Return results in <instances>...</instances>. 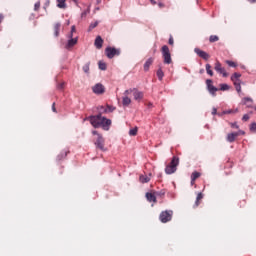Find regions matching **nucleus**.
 Instances as JSON below:
<instances>
[{
    "label": "nucleus",
    "instance_id": "nucleus-1",
    "mask_svg": "<svg viewBox=\"0 0 256 256\" xmlns=\"http://www.w3.org/2000/svg\"><path fill=\"white\" fill-rule=\"evenodd\" d=\"M90 123L92 126H94L95 129H99V127H102L104 131H109V127H111V119H107L101 114L91 116Z\"/></svg>",
    "mask_w": 256,
    "mask_h": 256
},
{
    "label": "nucleus",
    "instance_id": "nucleus-2",
    "mask_svg": "<svg viewBox=\"0 0 256 256\" xmlns=\"http://www.w3.org/2000/svg\"><path fill=\"white\" fill-rule=\"evenodd\" d=\"M92 135L96 136L94 139L96 149H100V151H107V149H105V138H103V135L97 132V130L92 131Z\"/></svg>",
    "mask_w": 256,
    "mask_h": 256
},
{
    "label": "nucleus",
    "instance_id": "nucleus-3",
    "mask_svg": "<svg viewBox=\"0 0 256 256\" xmlns=\"http://www.w3.org/2000/svg\"><path fill=\"white\" fill-rule=\"evenodd\" d=\"M131 93L133 94L134 101H137L138 103H141L145 97V93L139 91L137 88H130L126 90V95H131Z\"/></svg>",
    "mask_w": 256,
    "mask_h": 256
},
{
    "label": "nucleus",
    "instance_id": "nucleus-4",
    "mask_svg": "<svg viewBox=\"0 0 256 256\" xmlns=\"http://www.w3.org/2000/svg\"><path fill=\"white\" fill-rule=\"evenodd\" d=\"M177 165H179V158H177V156H174L170 164L166 166L165 173L167 175H173V173L177 171Z\"/></svg>",
    "mask_w": 256,
    "mask_h": 256
},
{
    "label": "nucleus",
    "instance_id": "nucleus-5",
    "mask_svg": "<svg viewBox=\"0 0 256 256\" xmlns=\"http://www.w3.org/2000/svg\"><path fill=\"white\" fill-rule=\"evenodd\" d=\"M162 57L164 59V63L166 65H171L173 63V60L171 59V52L169 51V46L164 45L162 46Z\"/></svg>",
    "mask_w": 256,
    "mask_h": 256
},
{
    "label": "nucleus",
    "instance_id": "nucleus-6",
    "mask_svg": "<svg viewBox=\"0 0 256 256\" xmlns=\"http://www.w3.org/2000/svg\"><path fill=\"white\" fill-rule=\"evenodd\" d=\"M105 55L108 59H113V57H119V55H121V50L119 48L109 46L105 49Z\"/></svg>",
    "mask_w": 256,
    "mask_h": 256
},
{
    "label": "nucleus",
    "instance_id": "nucleus-7",
    "mask_svg": "<svg viewBox=\"0 0 256 256\" xmlns=\"http://www.w3.org/2000/svg\"><path fill=\"white\" fill-rule=\"evenodd\" d=\"M231 81L233 82L237 93H241V74L235 72V73L231 76Z\"/></svg>",
    "mask_w": 256,
    "mask_h": 256
},
{
    "label": "nucleus",
    "instance_id": "nucleus-8",
    "mask_svg": "<svg viewBox=\"0 0 256 256\" xmlns=\"http://www.w3.org/2000/svg\"><path fill=\"white\" fill-rule=\"evenodd\" d=\"M159 219L161 223H169L171 219H173V211L172 210H165L160 213Z\"/></svg>",
    "mask_w": 256,
    "mask_h": 256
},
{
    "label": "nucleus",
    "instance_id": "nucleus-9",
    "mask_svg": "<svg viewBox=\"0 0 256 256\" xmlns=\"http://www.w3.org/2000/svg\"><path fill=\"white\" fill-rule=\"evenodd\" d=\"M214 69L217 73L222 75L223 77H229V73H227V70H225V67L221 65V62L216 61Z\"/></svg>",
    "mask_w": 256,
    "mask_h": 256
},
{
    "label": "nucleus",
    "instance_id": "nucleus-10",
    "mask_svg": "<svg viewBox=\"0 0 256 256\" xmlns=\"http://www.w3.org/2000/svg\"><path fill=\"white\" fill-rule=\"evenodd\" d=\"M92 91L95 93V95H103V93H105V86H103L101 83H98L92 87Z\"/></svg>",
    "mask_w": 256,
    "mask_h": 256
},
{
    "label": "nucleus",
    "instance_id": "nucleus-11",
    "mask_svg": "<svg viewBox=\"0 0 256 256\" xmlns=\"http://www.w3.org/2000/svg\"><path fill=\"white\" fill-rule=\"evenodd\" d=\"M194 53H196V55H198V57H201V59H204V61H209V58L211 57L209 55V53H207L199 48H195Z\"/></svg>",
    "mask_w": 256,
    "mask_h": 256
},
{
    "label": "nucleus",
    "instance_id": "nucleus-12",
    "mask_svg": "<svg viewBox=\"0 0 256 256\" xmlns=\"http://www.w3.org/2000/svg\"><path fill=\"white\" fill-rule=\"evenodd\" d=\"M206 85H207V89H208L209 93H211V95H215V93H217V91H219V89H217V87L213 86V80H211V79L206 80Z\"/></svg>",
    "mask_w": 256,
    "mask_h": 256
},
{
    "label": "nucleus",
    "instance_id": "nucleus-13",
    "mask_svg": "<svg viewBox=\"0 0 256 256\" xmlns=\"http://www.w3.org/2000/svg\"><path fill=\"white\" fill-rule=\"evenodd\" d=\"M78 41H79V37L77 36H75L74 38L68 39V42L65 45V49H73V47H75Z\"/></svg>",
    "mask_w": 256,
    "mask_h": 256
},
{
    "label": "nucleus",
    "instance_id": "nucleus-14",
    "mask_svg": "<svg viewBox=\"0 0 256 256\" xmlns=\"http://www.w3.org/2000/svg\"><path fill=\"white\" fill-rule=\"evenodd\" d=\"M123 97H122V105L123 107H129L130 103H131V98H129V94H126V90L123 93Z\"/></svg>",
    "mask_w": 256,
    "mask_h": 256
},
{
    "label": "nucleus",
    "instance_id": "nucleus-15",
    "mask_svg": "<svg viewBox=\"0 0 256 256\" xmlns=\"http://www.w3.org/2000/svg\"><path fill=\"white\" fill-rule=\"evenodd\" d=\"M237 137H239V133L232 132L227 135L226 140L228 141V143H235V140L237 139Z\"/></svg>",
    "mask_w": 256,
    "mask_h": 256
},
{
    "label": "nucleus",
    "instance_id": "nucleus-16",
    "mask_svg": "<svg viewBox=\"0 0 256 256\" xmlns=\"http://www.w3.org/2000/svg\"><path fill=\"white\" fill-rule=\"evenodd\" d=\"M146 199L150 203H157V197L155 196V194H153L151 192H147L146 193Z\"/></svg>",
    "mask_w": 256,
    "mask_h": 256
},
{
    "label": "nucleus",
    "instance_id": "nucleus-17",
    "mask_svg": "<svg viewBox=\"0 0 256 256\" xmlns=\"http://www.w3.org/2000/svg\"><path fill=\"white\" fill-rule=\"evenodd\" d=\"M94 45L96 49H101L103 47V38H101V36H97Z\"/></svg>",
    "mask_w": 256,
    "mask_h": 256
},
{
    "label": "nucleus",
    "instance_id": "nucleus-18",
    "mask_svg": "<svg viewBox=\"0 0 256 256\" xmlns=\"http://www.w3.org/2000/svg\"><path fill=\"white\" fill-rule=\"evenodd\" d=\"M242 104L251 108V107H253V99L249 98V97H245V98L242 99Z\"/></svg>",
    "mask_w": 256,
    "mask_h": 256
},
{
    "label": "nucleus",
    "instance_id": "nucleus-19",
    "mask_svg": "<svg viewBox=\"0 0 256 256\" xmlns=\"http://www.w3.org/2000/svg\"><path fill=\"white\" fill-rule=\"evenodd\" d=\"M154 61H155V59H153V58H148L146 60V62L144 63V71L145 72L149 71V67H151V65H153Z\"/></svg>",
    "mask_w": 256,
    "mask_h": 256
},
{
    "label": "nucleus",
    "instance_id": "nucleus-20",
    "mask_svg": "<svg viewBox=\"0 0 256 256\" xmlns=\"http://www.w3.org/2000/svg\"><path fill=\"white\" fill-rule=\"evenodd\" d=\"M59 9H67V0H56Z\"/></svg>",
    "mask_w": 256,
    "mask_h": 256
},
{
    "label": "nucleus",
    "instance_id": "nucleus-21",
    "mask_svg": "<svg viewBox=\"0 0 256 256\" xmlns=\"http://www.w3.org/2000/svg\"><path fill=\"white\" fill-rule=\"evenodd\" d=\"M54 35L55 37H58L59 36V32L61 31V23H56L54 24Z\"/></svg>",
    "mask_w": 256,
    "mask_h": 256
},
{
    "label": "nucleus",
    "instance_id": "nucleus-22",
    "mask_svg": "<svg viewBox=\"0 0 256 256\" xmlns=\"http://www.w3.org/2000/svg\"><path fill=\"white\" fill-rule=\"evenodd\" d=\"M201 177V173L199 172H193L191 175V183L192 185L195 183V181H197V179H199Z\"/></svg>",
    "mask_w": 256,
    "mask_h": 256
},
{
    "label": "nucleus",
    "instance_id": "nucleus-23",
    "mask_svg": "<svg viewBox=\"0 0 256 256\" xmlns=\"http://www.w3.org/2000/svg\"><path fill=\"white\" fill-rule=\"evenodd\" d=\"M156 75H157L159 81H163V77H165V73L163 72V68L159 67V69L156 72Z\"/></svg>",
    "mask_w": 256,
    "mask_h": 256
},
{
    "label": "nucleus",
    "instance_id": "nucleus-24",
    "mask_svg": "<svg viewBox=\"0 0 256 256\" xmlns=\"http://www.w3.org/2000/svg\"><path fill=\"white\" fill-rule=\"evenodd\" d=\"M202 200H203V193L199 192L197 197H196L194 207H197L198 205H201Z\"/></svg>",
    "mask_w": 256,
    "mask_h": 256
},
{
    "label": "nucleus",
    "instance_id": "nucleus-25",
    "mask_svg": "<svg viewBox=\"0 0 256 256\" xmlns=\"http://www.w3.org/2000/svg\"><path fill=\"white\" fill-rule=\"evenodd\" d=\"M67 153H69V151H62V152L57 156V161H62V159H65V157H67Z\"/></svg>",
    "mask_w": 256,
    "mask_h": 256
},
{
    "label": "nucleus",
    "instance_id": "nucleus-26",
    "mask_svg": "<svg viewBox=\"0 0 256 256\" xmlns=\"http://www.w3.org/2000/svg\"><path fill=\"white\" fill-rule=\"evenodd\" d=\"M149 181H151V178L147 175H141L140 176V182L141 183H149Z\"/></svg>",
    "mask_w": 256,
    "mask_h": 256
},
{
    "label": "nucleus",
    "instance_id": "nucleus-27",
    "mask_svg": "<svg viewBox=\"0 0 256 256\" xmlns=\"http://www.w3.org/2000/svg\"><path fill=\"white\" fill-rule=\"evenodd\" d=\"M206 73L210 75V77H213L214 73L213 70H211V64H206Z\"/></svg>",
    "mask_w": 256,
    "mask_h": 256
},
{
    "label": "nucleus",
    "instance_id": "nucleus-28",
    "mask_svg": "<svg viewBox=\"0 0 256 256\" xmlns=\"http://www.w3.org/2000/svg\"><path fill=\"white\" fill-rule=\"evenodd\" d=\"M209 41H210V43H217V41H219V36H217V35H211V36L209 37Z\"/></svg>",
    "mask_w": 256,
    "mask_h": 256
},
{
    "label": "nucleus",
    "instance_id": "nucleus-29",
    "mask_svg": "<svg viewBox=\"0 0 256 256\" xmlns=\"http://www.w3.org/2000/svg\"><path fill=\"white\" fill-rule=\"evenodd\" d=\"M99 69H101V71H107V64L105 62H99Z\"/></svg>",
    "mask_w": 256,
    "mask_h": 256
},
{
    "label": "nucleus",
    "instance_id": "nucleus-30",
    "mask_svg": "<svg viewBox=\"0 0 256 256\" xmlns=\"http://www.w3.org/2000/svg\"><path fill=\"white\" fill-rule=\"evenodd\" d=\"M137 131H138V128H137V127L132 128V129L129 130V135H130L131 137H135V135H137Z\"/></svg>",
    "mask_w": 256,
    "mask_h": 256
},
{
    "label": "nucleus",
    "instance_id": "nucleus-31",
    "mask_svg": "<svg viewBox=\"0 0 256 256\" xmlns=\"http://www.w3.org/2000/svg\"><path fill=\"white\" fill-rule=\"evenodd\" d=\"M225 64L228 65V67H237V64L230 60H226Z\"/></svg>",
    "mask_w": 256,
    "mask_h": 256
},
{
    "label": "nucleus",
    "instance_id": "nucleus-32",
    "mask_svg": "<svg viewBox=\"0 0 256 256\" xmlns=\"http://www.w3.org/2000/svg\"><path fill=\"white\" fill-rule=\"evenodd\" d=\"M221 91H229V85L227 84H221L220 85Z\"/></svg>",
    "mask_w": 256,
    "mask_h": 256
},
{
    "label": "nucleus",
    "instance_id": "nucleus-33",
    "mask_svg": "<svg viewBox=\"0 0 256 256\" xmlns=\"http://www.w3.org/2000/svg\"><path fill=\"white\" fill-rule=\"evenodd\" d=\"M39 9H41V2L40 1L36 2L35 5H34V11H39Z\"/></svg>",
    "mask_w": 256,
    "mask_h": 256
},
{
    "label": "nucleus",
    "instance_id": "nucleus-34",
    "mask_svg": "<svg viewBox=\"0 0 256 256\" xmlns=\"http://www.w3.org/2000/svg\"><path fill=\"white\" fill-rule=\"evenodd\" d=\"M97 25H99V22H94V23H91L90 26H89V31H92V29H95V27H97Z\"/></svg>",
    "mask_w": 256,
    "mask_h": 256
},
{
    "label": "nucleus",
    "instance_id": "nucleus-35",
    "mask_svg": "<svg viewBox=\"0 0 256 256\" xmlns=\"http://www.w3.org/2000/svg\"><path fill=\"white\" fill-rule=\"evenodd\" d=\"M83 71L84 73H89V63H86L84 66H83Z\"/></svg>",
    "mask_w": 256,
    "mask_h": 256
},
{
    "label": "nucleus",
    "instance_id": "nucleus-36",
    "mask_svg": "<svg viewBox=\"0 0 256 256\" xmlns=\"http://www.w3.org/2000/svg\"><path fill=\"white\" fill-rule=\"evenodd\" d=\"M57 89H59L60 91L63 90V89H65V82L59 83V84L57 85Z\"/></svg>",
    "mask_w": 256,
    "mask_h": 256
},
{
    "label": "nucleus",
    "instance_id": "nucleus-37",
    "mask_svg": "<svg viewBox=\"0 0 256 256\" xmlns=\"http://www.w3.org/2000/svg\"><path fill=\"white\" fill-rule=\"evenodd\" d=\"M101 109L104 111V113H107V111H113V108H111V106H107V108L101 106Z\"/></svg>",
    "mask_w": 256,
    "mask_h": 256
},
{
    "label": "nucleus",
    "instance_id": "nucleus-38",
    "mask_svg": "<svg viewBox=\"0 0 256 256\" xmlns=\"http://www.w3.org/2000/svg\"><path fill=\"white\" fill-rule=\"evenodd\" d=\"M238 112H239V109H236L235 111H233V110H228V111H225L224 113L227 114V115H229V114H231V113H238Z\"/></svg>",
    "mask_w": 256,
    "mask_h": 256
},
{
    "label": "nucleus",
    "instance_id": "nucleus-39",
    "mask_svg": "<svg viewBox=\"0 0 256 256\" xmlns=\"http://www.w3.org/2000/svg\"><path fill=\"white\" fill-rule=\"evenodd\" d=\"M250 117L249 114H244L242 117V121H249Z\"/></svg>",
    "mask_w": 256,
    "mask_h": 256
},
{
    "label": "nucleus",
    "instance_id": "nucleus-40",
    "mask_svg": "<svg viewBox=\"0 0 256 256\" xmlns=\"http://www.w3.org/2000/svg\"><path fill=\"white\" fill-rule=\"evenodd\" d=\"M168 43H169V45H174L175 41L173 40V36L170 35Z\"/></svg>",
    "mask_w": 256,
    "mask_h": 256
},
{
    "label": "nucleus",
    "instance_id": "nucleus-41",
    "mask_svg": "<svg viewBox=\"0 0 256 256\" xmlns=\"http://www.w3.org/2000/svg\"><path fill=\"white\" fill-rule=\"evenodd\" d=\"M250 131H256V123L251 124Z\"/></svg>",
    "mask_w": 256,
    "mask_h": 256
},
{
    "label": "nucleus",
    "instance_id": "nucleus-42",
    "mask_svg": "<svg viewBox=\"0 0 256 256\" xmlns=\"http://www.w3.org/2000/svg\"><path fill=\"white\" fill-rule=\"evenodd\" d=\"M74 34H75V33L70 32V33L67 35L68 39H75Z\"/></svg>",
    "mask_w": 256,
    "mask_h": 256
},
{
    "label": "nucleus",
    "instance_id": "nucleus-43",
    "mask_svg": "<svg viewBox=\"0 0 256 256\" xmlns=\"http://www.w3.org/2000/svg\"><path fill=\"white\" fill-rule=\"evenodd\" d=\"M230 127L239 129V125H237V123H230Z\"/></svg>",
    "mask_w": 256,
    "mask_h": 256
},
{
    "label": "nucleus",
    "instance_id": "nucleus-44",
    "mask_svg": "<svg viewBox=\"0 0 256 256\" xmlns=\"http://www.w3.org/2000/svg\"><path fill=\"white\" fill-rule=\"evenodd\" d=\"M158 7L160 9H163L165 7V4L163 2H158Z\"/></svg>",
    "mask_w": 256,
    "mask_h": 256
},
{
    "label": "nucleus",
    "instance_id": "nucleus-45",
    "mask_svg": "<svg viewBox=\"0 0 256 256\" xmlns=\"http://www.w3.org/2000/svg\"><path fill=\"white\" fill-rule=\"evenodd\" d=\"M70 33H77V29L75 28L74 25L71 27V32Z\"/></svg>",
    "mask_w": 256,
    "mask_h": 256
},
{
    "label": "nucleus",
    "instance_id": "nucleus-46",
    "mask_svg": "<svg viewBox=\"0 0 256 256\" xmlns=\"http://www.w3.org/2000/svg\"><path fill=\"white\" fill-rule=\"evenodd\" d=\"M52 111L53 113H57V108H55V103L52 104Z\"/></svg>",
    "mask_w": 256,
    "mask_h": 256
},
{
    "label": "nucleus",
    "instance_id": "nucleus-47",
    "mask_svg": "<svg viewBox=\"0 0 256 256\" xmlns=\"http://www.w3.org/2000/svg\"><path fill=\"white\" fill-rule=\"evenodd\" d=\"M212 115H217V108H213Z\"/></svg>",
    "mask_w": 256,
    "mask_h": 256
},
{
    "label": "nucleus",
    "instance_id": "nucleus-48",
    "mask_svg": "<svg viewBox=\"0 0 256 256\" xmlns=\"http://www.w3.org/2000/svg\"><path fill=\"white\" fill-rule=\"evenodd\" d=\"M236 133H239V135H245V131H243V130H240V131H238Z\"/></svg>",
    "mask_w": 256,
    "mask_h": 256
},
{
    "label": "nucleus",
    "instance_id": "nucleus-49",
    "mask_svg": "<svg viewBox=\"0 0 256 256\" xmlns=\"http://www.w3.org/2000/svg\"><path fill=\"white\" fill-rule=\"evenodd\" d=\"M150 3H151L152 5H157V1H155V0H150Z\"/></svg>",
    "mask_w": 256,
    "mask_h": 256
},
{
    "label": "nucleus",
    "instance_id": "nucleus-50",
    "mask_svg": "<svg viewBox=\"0 0 256 256\" xmlns=\"http://www.w3.org/2000/svg\"><path fill=\"white\" fill-rule=\"evenodd\" d=\"M97 5H101L103 3V0H96Z\"/></svg>",
    "mask_w": 256,
    "mask_h": 256
},
{
    "label": "nucleus",
    "instance_id": "nucleus-51",
    "mask_svg": "<svg viewBox=\"0 0 256 256\" xmlns=\"http://www.w3.org/2000/svg\"><path fill=\"white\" fill-rule=\"evenodd\" d=\"M249 3H256V0H247Z\"/></svg>",
    "mask_w": 256,
    "mask_h": 256
},
{
    "label": "nucleus",
    "instance_id": "nucleus-52",
    "mask_svg": "<svg viewBox=\"0 0 256 256\" xmlns=\"http://www.w3.org/2000/svg\"><path fill=\"white\" fill-rule=\"evenodd\" d=\"M1 21H3V17L0 16V23H1Z\"/></svg>",
    "mask_w": 256,
    "mask_h": 256
},
{
    "label": "nucleus",
    "instance_id": "nucleus-53",
    "mask_svg": "<svg viewBox=\"0 0 256 256\" xmlns=\"http://www.w3.org/2000/svg\"><path fill=\"white\" fill-rule=\"evenodd\" d=\"M74 1V3H77V1H79V0H73Z\"/></svg>",
    "mask_w": 256,
    "mask_h": 256
},
{
    "label": "nucleus",
    "instance_id": "nucleus-54",
    "mask_svg": "<svg viewBox=\"0 0 256 256\" xmlns=\"http://www.w3.org/2000/svg\"><path fill=\"white\" fill-rule=\"evenodd\" d=\"M97 11H99V8H96Z\"/></svg>",
    "mask_w": 256,
    "mask_h": 256
}]
</instances>
